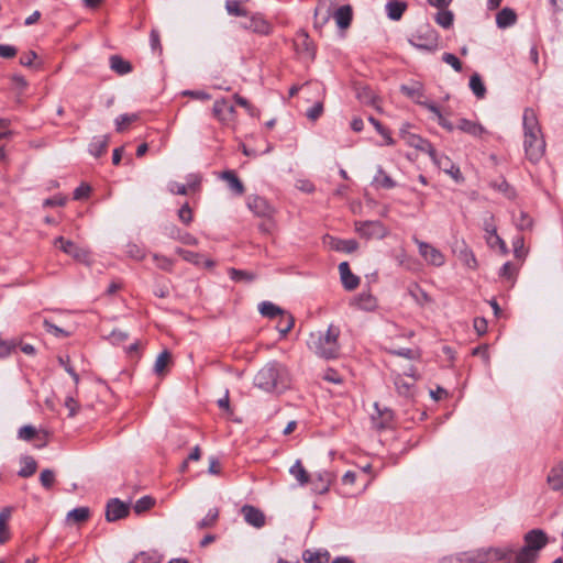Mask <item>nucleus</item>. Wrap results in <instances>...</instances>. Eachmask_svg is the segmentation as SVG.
Listing matches in <instances>:
<instances>
[{"instance_id": "nucleus-1", "label": "nucleus", "mask_w": 563, "mask_h": 563, "mask_svg": "<svg viewBox=\"0 0 563 563\" xmlns=\"http://www.w3.org/2000/svg\"><path fill=\"white\" fill-rule=\"evenodd\" d=\"M523 146L527 158L531 163H538L544 155L545 141L536 112L526 109L523 112Z\"/></svg>"}, {"instance_id": "nucleus-2", "label": "nucleus", "mask_w": 563, "mask_h": 563, "mask_svg": "<svg viewBox=\"0 0 563 563\" xmlns=\"http://www.w3.org/2000/svg\"><path fill=\"white\" fill-rule=\"evenodd\" d=\"M340 329L335 325H330L323 332H312L307 341L308 347L318 356L323 358H335L339 355Z\"/></svg>"}, {"instance_id": "nucleus-3", "label": "nucleus", "mask_w": 563, "mask_h": 563, "mask_svg": "<svg viewBox=\"0 0 563 563\" xmlns=\"http://www.w3.org/2000/svg\"><path fill=\"white\" fill-rule=\"evenodd\" d=\"M254 384L265 391L283 390L287 387L286 368L277 362H269L256 373Z\"/></svg>"}, {"instance_id": "nucleus-4", "label": "nucleus", "mask_w": 563, "mask_h": 563, "mask_svg": "<svg viewBox=\"0 0 563 563\" xmlns=\"http://www.w3.org/2000/svg\"><path fill=\"white\" fill-rule=\"evenodd\" d=\"M258 310L262 316L271 319L282 317V321H285V327L279 325L278 331L283 336H285L294 327L295 321L292 316L285 312L284 310H282V308H279L278 306L271 301H263L262 303H260Z\"/></svg>"}, {"instance_id": "nucleus-5", "label": "nucleus", "mask_w": 563, "mask_h": 563, "mask_svg": "<svg viewBox=\"0 0 563 563\" xmlns=\"http://www.w3.org/2000/svg\"><path fill=\"white\" fill-rule=\"evenodd\" d=\"M415 243L419 249L420 256L430 265L442 266L445 263V256L443 253L434 247L433 245L420 241L416 236L413 238Z\"/></svg>"}, {"instance_id": "nucleus-6", "label": "nucleus", "mask_w": 563, "mask_h": 563, "mask_svg": "<svg viewBox=\"0 0 563 563\" xmlns=\"http://www.w3.org/2000/svg\"><path fill=\"white\" fill-rule=\"evenodd\" d=\"M355 230L366 239H383L387 235V229L380 221L356 222Z\"/></svg>"}, {"instance_id": "nucleus-7", "label": "nucleus", "mask_w": 563, "mask_h": 563, "mask_svg": "<svg viewBox=\"0 0 563 563\" xmlns=\"http://www.w3.org/2000/svg\"><path fill=\"white\" fill-rule=\"evenodd\" d=\"M55 246H59V249L71 256L74 260L82 263L89 262V252L85 249L77 246L73 241L66 240L63 236H58L54 241Z\"/></svg>"}, {"instance_id": "nucleus-8", "label": "nucleus", "mask_w": 563, "mask_h": 563, "mask_svg": "<svg viewBox=\"0 0 563 563\" xmlns=\"http://www.w3.org/2000/svg\"><path fill=\"white\" fill-rule=\"evenodd\" d=\"M334 479L335 476L333 473L329 471H320L316 474H311V479L308 485H310L313 493L323 495L329 492Z\"/></svg>"}, {"instance_id": "nucleus-9", "label": "nucleus", "mask_w": 563, "mask_h": 563, "mask_svg": "<svg viewBox=\"0 0 563 563\" xmlns=\"http://www.w3.org/2000/svg\"><path fill=\"white\" fill-rule=\"evenodd\" d=\"M130 512V504L123 503L118 498H112L106 506V520L113 522L125 518Z\"/></svg>"}, {"instance_id": "nucleus-10", "label": "nucleus", "mask_w": 563, "mask_h": 563, "mask_svg": "<svg viewBox=\"0 0 563 563\" xmlns=\"http://www.w3.org/2000/svg\"><path fill=\"white\" fill-rule=\"evenodd\" d=\"M525 542L526 545L523 548L530 549L538 554V552L547 545L548 537L543 530L533 529L526 533Z\"/></svg>"}, {"instance_id": "nucleus-11", "label": "nucleus", "mask_w": 563, "mask_h": 563, "mask_svg": "<svg viewBox=\"0 0 563 563\" xmlns=\"http://www.w3.org/2000/svg\"><path fill=\"white\" fill-rule=\"evenodd\" d=\"M213 115H216L221 122L228 124L233 120L234 107L230 101L223 98H217L213 102Z\"/></svg>"}, {"instance_id": "nucleus-12", "label": "nucleus", "mask_w": 563, "mask_h": 563, "mask_svg": "<svg viewBox=\"0 0 563 563\" xmlns=\"http://www.w3.org/2000/svg\"><path fill=\"white\" fill-rule=\"evenodd\" d=\"M218 177L233 195L242 196L244 194L245 187L234 170L221 172Z\"/></svg>"}, {"instance_id": "nucleus-13", "label": "nucleus", "mask_w": 563, "mask_h": 563, "mask_svg": "<svg viewBox=\"0 0 563 563\" xmlns=\"http://www.w3.org/2000/svg\"><path fill=\"white\" fill-rule=\"evenodd\" d=\"M547 484L553 492L563 493V459L559 460L549 471Z\"/></svg>"}, {"instance_id": "nucleus-14", "label": "nucleus", "mask_w": 563, "mask_h": 563, "mask_svg": "<svg viewBox=\"0 0 563 563\" xmlns=\"http://www.w3.org/2000/svg\"><path fill=\"white\" fill-rule=\"evenodd\" d=\"M244 520L254 528H262L265 525L263 511L251 505H245L241 509Z\"/></svg>"}, {"instance_id": "nucleus-15", "label": "nucleus", "mask_w": 563, "mask_h": 563, "mask_svg": "<svg viewBox=\"0 0 563 563\" xmlns=\"http://www.w3.org/2000/svg\"><path fill=\"white\" fill-rule=\"evenodd\" d=\"M294 44L298 54L313 58L314 49L308 34L305 31L301 30L297 33Z\"/></svg>"}, {"instance_id": "nucleus-16", "label": "nucleus", "mask_w": 563, "mask_h": 563, "mask_svg": "<svg viewBox=\"0 0 563 563\" xmlns=\"http://www.w3.org/2000/svg\"><path fill=\"white\" fill-rule=\"evenodd\" d=\"M216 402L220 410L221 418L230 421H239L234 407L231 406L228 389L224 390V394L219 399H217Z\"/></svg>"}, {"instance_id": "nucleus-17", "label": "nucleus", "mask_w": 563, "mask_h": 563, "mask_svg": "<svg viewBox=\"0 0 563 563\" xmlns=\"http://www.w3.org/2000/svg\"><path fill=\"white\" fill-rule=\"evenodd\" d=\"M339 272L343 287L346 290H354L358 286L360 278L352 274L347 262H342L339 265Z\"/></svg>"}, {"instance_id": "nucleus-18", "label": "nucleus", "mask_w": 563, "mask_h": 563, "mask_svg": "<svg viewBox=\"0 0 563 563\" xmlns=\"http://www.w3.org/2000/svg\"><path fill=\"white\" fill-rule=\"evenodd\" d=\"M352 305L360 310L374 311L377 308V299L371 292H361L354 297Z\"/></svg>"}, {"instance_id": "nucleus-19", "label": "nucleus", "mask_w": 563, "mask_h": 563, "mask_svg": "<svg viewBox=\"0 0 563 563\" xmlns=\"http://www.w3.org/2000/svg\"><path fill=\"white\" fill-rule=\"evenodd\" d=\"M289 474L297 481L299 486H307L311 474L305 468L300 460H297L289 468Z\"/></svg>"}, {"instance_id": "nucleus-20", "label": "nucleus", "mask_w": 563, "mask_h": 563, "mask_svg": "<svg viewBox=\"0 0 563 563\" xmlns=\"http://www.w3.org/2000/svg\"><path fill=\"white\" fill-rule=\"evenodd\" d=\"M456 129L474 137H479L485 132V129L479 123L464 118L457 120Z\"/></svg>"}, {"instance_id": "nucleus-21", "label": "nucleus", "mask_w": 563, "mask_h": 563, "mask_svg": "<svg viewBox=\"0 0 563 563\" xmlns=\"http://www.w3.org/2000/svg\"><path fill=\"white\" fill-rule=\"evenodd\" d=\"M415 382L416 380H407L406 378L401 377V374H396L394 376V384L396 387V390L399 396H402L405 398H410L413 396L415 393Z\"/></svg>"}, {"instance_id": "nucleus-22", "label": "nucleus", "mask_w": 563, "mask_h": 563, "mask_svg": "<svg viewBox=\"0 0 563 563\" xmlns=\"http://www.w3.org/2000/svg\"><path fill=\"white\" fill-rule=\"evenodd\" d=\"M247 206L258 217H269L272 214L271 206L261 197L249 198Z\"/></svg>"}, {"instance_id": "nucleus-23", "label": "nucleus", "mask_w": 563, "mask_h": 563, "mask_svg": "<svg viewBox=\"0 0 563 563\" xmlns=\"http://www.w3.org/2000/svg\"><path fill=\"white\" fill-rule=\"evenodd\" d=\"M352 8L349 4H346L336 9L333 14V18L338 26L342 30H345L350 26L352 22Z\"/></svg>"}, {"instance_id": "nucleus-24", "label": "nucleus", "mask_w": 563, "mask_h": 563, "mask_svg": "<svg viewBox=\"0 0 563 563\" xmlns=\"http://www.w3.org/2000/svg\"><path fill=\"white\" fill-rule=\"evenodd\" d=\"M110 68L115 74L123 76L132 71V65L120 55H111L109 58Z\"/></svg>"}, {"instance_id": "nucleus-25", "label": "nucleus", "mask_w": 563, "mask_h": 563, "mask_svg": "<svg viewBox=\"0 0 563 563\" xmlns=\"http://www.w3.org/2000/svg\"><path fill=\"white\" fill-rule=\"evenodd\" d=\"M177 253L187 262L194 263L196 265L203 264L206 267L211 266V260L206 255L195 253L184 249H177Z\"/></svg>"}, {"instance_id": "nucleus-26", "label": "nucleus", "mask_w": 563, "mask_h": 563, "mask_svg": "<svg viewBox=\"0 0 563 563\" xmlns=\"http://www.w3.org/2000/svg\"><path fill=\"white\" fill-rule=\"evenodd\" d=\"M356 97L364 104H369L374 107L377 111H380L379 99L377 98V96L374 95V92L369 88H360L356 92Z\"/></svg>"}, {"instance_id": "nucleus-27", "label": "nucleus", "mask_w": 563, "mask_h": 563, "mask_svg": "<svg viewBox=\"0 0 563 563\" xmlns=\"http://www.w3.org/2000/svg\"><path fill=\"white\" fill-rule=\"evenodd\" d=\"M172 362V354L164 350L162 353L158 354L155 364H154V372L158 376H163L167 373L168 366Z\"/></svg>"}, {"instance_id": "nucleus-28", "label": "nucleus", "mask_w": 563, "mask_h": 563, "mask_svg": "<svg viewBox=\"0 0 563 563\" xmlns=\"http://www.w3.org/2000/svg\"><path fill=\"white\" fill-rule=\"evenodd\" d=\"M517 20V15L514 10L504 8L497 13L496 23L498 27L505 29L512 25Z\"/></svg>"}, {"instance_id": "nucleus-29", "label": "nucleus", "mask_w": 563, "mask_h": 563, "mask_svg": "<svg viewBox=\"0 0 563 563\" xmlns=\"http://www.w3.org/2000/svg\"><path fill=\"white\" fill-rule=\"evenodd\" d=\"M330 246L339 252L352 253L357 250L358 243L355 240L331 239Z\"/></svg>"}, {"instance_id": "nucleus-30", "label": "nucleus", "mask_w": 563, "mask_h": 563, "mask_svg": "<svg viewBox=\"0 0 563 563\" xmlns=\"http://www.w3.org/2000/svg\"><path fill=\"white\" fill-rule=\"evenodd\" d=\"M417 48L434 52L439 46V36L434 30H427L424 43H413Z\"/></svg>"}, {"instance_id": "nucleus-31", "label": "nucleus", "mask_w": 563, "mask_h": 563, "mask_svg": "<svg viewBox=\"0 0 563 563\" xmlns=\"http://www.w3.org/2000/svg\"><path fill=\"white\" fill-rule=\"evenodd\" d=\"M90 510L88 507H78L67 514L66 520L73 523H81L89 519Z\"/></svg>"}, {"instance_id": "nucleus-32", "label": "nucleus", "mask_w": 563, "mask_h": 563, "mask_svg": "<svg viewBox=\"0 0 563 563\" xmlns=\"http://www.w3.org/2000/svg\"><path fill=\"white\" fill-rule=\"evenodd\" d=\"M108 143H109V139L108 136H99V137H95L92 140V142L90 143L89 145V152L96 156V157H99L101 156L103 153H106L107 151V147H108Z\"/></svg>"}, {"instance_id": "nucleus-33", "label": "nucleus", "mask_w": 563, "mask_h": 563, "mask_svg": "<svg viewBox=\"0 0 563 563\" xmlns=\"http://www.w3.org/2000/svg\"><path fill=\"white\" fill-rule=\"evenodd\" d=\"M245 29H249L255 33L268 34L271 31L269 24L262 18L254 16L245 24Z\"/></svg>"}, {"instance_id": "nucleus-34", "label": "nucleus", "mask_w": 563, "mask_h": 563, "mask_svg": "<svg viewBox=\"0 0 563 563\" xmlns=\"http://www.w3.org/2000/svg\"><path fill=\"white\" fill-rule=\"evenodd\" d=\"M470 88L478 99H483L486 95V87L477 73L471 76Z\"/></svg>"}, {"instance_id": "nucleus-35", "label": "nucleus", "mask_w": 563, "mask_h": 563, "mask_svg": "<svg viewBox=\"0 0 563 563\" xmlns=\"http://www.w3.org/2000/svg\"><path fill=\"white\" fill-rule=\"evenodd\" d=\"M386 10L388 18L397 21L402 16L404 11L406 10V4L399 1H390L386 4Z\"/></svg>"}, {"instance_id": "nucleus-36", "label": "nucleus", "mask_w": 563, "mask_h": 563, "mask_svg": "<svg viewBox=\"0 0 563 563\" xmlns=\"http://www.w3.org/2000/svg\"><path fill=\"white\" fill-rule=\"evenodd\" d=\"M405 142L420 151H429L431 148V144L428 141L413 133L405 135Z\"/></svg>"}, {"instance_id": "nucleus-37", "label": "nucleus", "mask_w": 563, "mask_h": 563, "mask_svg": "<svg viewBox=\"0 0 563 563\" xmlns=\"http://www.w3.org/2000/svg\"><path fill=\"white\" fill-rule=\"evenodd\" d=\"M10 518V511L4 509L0 512V543L3 544L10 539V532L8 528V520Z\"/></svg>"}, {"instance_id": "nucleus-38", "label": "nucleus", "mask_w": 563, "mask_h": 563, "mask_svg": "<svg viewBox=\"0 0 563 563\" xmlns=\"http://www.w3.org/2000/svg\"><path fill=\"white\" fill-rule=\"evenodd\" d=\"M400 91L409 98L415 99L418 103H421L420 98L422 97V86L415 84L412 86L402 85Z\"/></svg>"}, {"instance_id": "nucleus-39", "label": "nucleus", "mask_w": 563, "mask_h": 563, "mask_svg": "<svg viewBox=\"0 0 563 563\" xmlns=\"http://www.w3.org/2000/svg\"><path fill=\"white\" fill-rule=\"evenodd\" d=\"M36 468H37L36 461L31 456H26V457H24L23 466L21 467V470L19 471L18 474H19V476L26 478V477L32 476L36 472Z\"/></svg>"}, {"instance_id": "nucleus-40", "label": "nucleus", "mask_w": 563, "mask_h": 563, "mask_svg": "<svg viewBox=\"0 0 563 563\" xmlns=\"http://www.w3.org/2000/svg\"><path fill=\"white\" fill-rule=\"evenodd\" d=\"M57 362L71 376V378L75 383V386L77 387L80 378H79V375L77 374V372L75 371V368L73 367V365L70 364L69 356L68 355H66V356L59 355L57 357Z\"/></svg>"}, {"instance_id": "nucleus-41", "label": "nucleus", "mask_w": 563, "mask_h": 563, "mask_svg": "<svg viewBox=\"0 0 563 563\" xmlns=\"http://www.w3.org/2000/svg\"><path fill=\"white\" fill-rule=\"evenodd\" d=\"M139 120V115L136 113L131 114H121L115 119V128L118 132H123L131 123Z\"/></svg>"}, {"instance_id": "nucleus-42", "label": "nucleus", "mask_w": 563, "mask_h": 563, "mask_svg": "<svg viewBox=\"0 0 563 563\" xmlns=\"http://www.w3.org/2000/svg\"><path fill=\"white\" fill-rule=\"evenodd\" d=\"M537 559V553L532 552L530 549L522 548L517 552L515 563H534Z\"/></svg>"}, {"instance_id": "nucleus-43", "label": "nucleus", "mask_w": 563, "mask_h": 563, "mask_svg": "<svg viewBox=\"0 0 563 563\" xmlns=\"http://www.w3.org/2000/svg\"><path fill=\"white\" fill-rule=\"evenodd\" d=\"M154 505H155V499L153 497L144 496V497L140 498L139 500H136L133 508L136 514H142V512L150 510Z\"/></svg>"}, {"instance_id": "nucleus-44", "label": "nucleus", "mask_w": 563, "mask_h": 563, "mask_svg": "<svg viewBox=\"0 0 563 563\" xmlns=\"http://www.w3.org/2000/svg\"><path fill=\"white\" fill-rule=\"evenodd\" d=\"M225 9L230 15H246V10L241 5V1L239 0H228L225 2Z\"/></svg>"}, {"instance_id": "nucleus-45", "label": "nucleus", "mask_w": 563, "mask_h": 563, "mask_svg": "<svg viewBox=\"0 0 563 563\" xmlns=\"http://www.w3.org/2000/svg\"><path fill=\"white\" fill-rule=\"evenodd\" d=\"M435 22L444 29H449L453 24V13L448 10L439 11L435 15Z\"/></svg>"}, {"instance_id": "nucleus-46", "label": "nucleus", "mask_w": 563, "mask_h": 563, "mask_svg": "<svg viewBox=\"0 0 563 563\" xmlns=\"http://www.w3.org/2000/svg\"><path fill=\"white\" fill-rule=\"evenodd\" d=\"M158 556L154 553L141 552L136 554L130 563H158Z\"/></svg>"}, {"instance_id": "nucleus-47", "label": "nucleus", "mask_w": 563, "mask_h": 563, "mask_svg": "<svg viewBox=\"0 0 563 563\" xmlns=\"http://www.w3.org/2000/svg\"><path fill=\"white\" fill-rule=\"evenodd\" d=\"M40 482L46 489H51L55 483V474L52 470H43L40 475Z\"/></svg>"}, {"instance_id": "nucleus-48", "label": "nucleus", "mask_w": 563, "mask_h": 563, "mask_svg": "<svg viewBox=\"0 0 563 563\" xmlns=\"http://www.w3.org/2000/svg\"><path fill=\"white\" fill-rule=\"evenodd\" d=\"M18 344L19 341H4L0 338V357H8L12 353V351L18 346Z\"/></svg>"}, {"instance_id": "nucleus-49", "label": "nucleus", "mask_w": 563, "mask_h": 563, "mask_svg": "<svg viewBox=\"0 0 563 563\" xmlns=\"http://www.w3.org/2000/svg\"><path fill=\"white\" fill-rule=\"evenodd\" d=\"M375 183L387 189L395 187V181L382 169L378 170V174L375 177Z\"/></svg>"}, {"instance_id": "nucleus-50", "label": "nucleus", "mask_w": 563, "mask_h": 563, "mask_svg": "<svg viewBox=\"0 0 563 563\" xmlns=\"http://www.w3.org/2000/svg\"><path fill=\"white\" fill-rule=\"evenodd\" d=\"M126 254L133 260L142 261L145 257V252L136 244L129 243L126 245Z\"/></svg>"}, {"instance_id": "nucleus-51", "label": "nucleus", "mask_w": 563, "mask_h": 563, "mask_svg": "<svg viewBox=\"0 0 563 563\" xmlns=\"http://www.w3.org/2000/svg\"><path fill=\"white\" fill-rule=\"evenodd\" d=\"M306 563H324L327 558L324 554L312 551H305L302 555Z\"/></svg>"}, {"instance_id": "nucleus-52", "label": "nucleus", "mask_w": 563, "mask_h": 563, "mask_svg": "<svg viewBox=\"0 0 563 563\" xmlns=\"http://www.w3.org/2000/svg\"><path fill=\"white\" fill-rule=\"evenodd\" d=\"M516 225L519 230H530L532 228V219L523 211L520 212L519 218L515 219Z\"/></svg>"}, {"instance_id": "nucleus-53", "label": "nucleus", "mask_w": 563, "mask_h": 563, "mask_svg": "<svg viewBox=\"0 0 563 563\" xmlns=\"http://www.w3.org/2000/svg\"><path fill=\"white\" fill-rule=\"evenodd\" d=\"M442 60L444 63H446L448 65H450L455 71H457V73L462 71V68H463L462 63L454 54L444 53L442 55Z\"/></svg>"}, {"instance_id": "nucleus-54", "label": "nucleus", "mask_w": 563, "mask_h": 563, "mask_svg": "<svg viewBox=\"0 0 563 563\" xmlns=\"http://www.w3.org/2000/svg\"><path fill=\"white\" fill-rule=\"evenodd\" d=\"M44 328L47 332L52 333L56 338H66L69 335V333L67 331L55 325L54 323H52L48 320H44Z\"/></svg>"}, {"instance_id": "nucleus-55", "label": "nucleus", "mask_w": 563, "mask_h": 563, "mask_svg": "<svg viewBox=\"0 0 563 563\" xmlns=\"http://www.w3.org/2000/svg\"><path fill=\"white\" fill-rule=\"evenodd\" d=\"M64 406L69 410L68 417H75L79 411V404L73 396H67Z\"/></svg>"}, {"instance_id": "nucleus-56", "label": "nucleus", "mask_w": 563, "mask_h": 563, "mask_svg": "<svg viewBox=\"0 0 563 563\" xmlns=\"http://www.w3.org/2000/svg\"><path fill=\"white\" fill-rule=\"evenodd\" d=\"M19 439L31 441L36 435V429L32 426H24L19 430Z\"/></svg>"}, {"instance_id": "nucleus-57", "label": "nucleus", "mask_w": 563, "mask_h": 563, "mask_svg": "<svg viewBox=\"0 0 563 563\" xmlns=\"http://www.w3.org/2000/svg\"><path fill=\"white\" fill-rule=\"evenodd\" d=\"M178 218L184 224H189L192 219V211L188 203H185L179 210H178Z\"/></svg>"}, {"instance_id": "nucleus-58", "label": "nucleus", "mask_w": 563, "mask_h": 563, "mask_svg": "<svg viewBox=\"0 0 563 563\" xmlns=\"http://www.w3.org/2000/svg\"><path fill=\"white\" fill-rule=\"evenodd\" d=\"M168 190L173 195H187L189 192L186 184H179L177 181H170L168 184Z\"/></svg>"}, {"instance_id": "nucleus-59", "label": "nucleus", "mask_w": 563, "mask_h": 563, "mask_svg": "<svg viewBox=\"0 0 563 563\" xmlns=\"http://www.w3.org/2000/svg\"><path fill=\"white\" fill-rule=\"evenodd\" d=\"M231 277L234 280H245L247 283L252 282L255 278V276L252 273L238 269H231Z\"/></svg>"}, {"instance_id": "nucleus-60", "label": "nucleus", "mask_w": 563, "mask_h": 563, "mask_svg": "<svg viewBox=\"0 0 563 563\" xmlns=\"http://www.w3.org/2000/svg\"><path fill=\"white\" fill-rule=\"evenodd\" d=\"M514 552L512 548H495L490 550V553L497 560H505Z\"/></svg>"}, {"instance_id": "nucleus-61", "label": "nucleus", "mask_w": 563, "mask_h": 563, "mask_svg": "<svg viewBox=\"0 0 563 563\" xmlns=\"http://www.w3.org/2000/svg\"><path fill=\"white\" fill-rule=\"evenodd\" d=\"M323 112L322 102H317L312 108L307 111V117L311 121H316Z\"/></svg>"}, {"instance_id": "nucleus-62", "label": "nucleus", "mask_w": 563, "mask_h": 563, "mask_svg": "<svg viewBox=\"0 0 563 563\" xmlns=\"http://www.w3.org/2000/svg\"><path fill=\"white\" fill-rule=\"evenodd\" d=\"M515 274H516V268L510 262H507L503 265V267L500 269L501 277L507 278V279H512Z\"/></svg>"}, {"instance_id": "nucleus-63", "label": "nucleus", "mask_w": 563, "mask_h": 563, "mask_svg": "<svg viewBox=\"0 0 563 563\" xmlns=\"http://www.w3.org/2000/svg\"><path fill=\"white\" fill-rule=\"evenodd\" d=\"M129 338V334L125 331L122 330H113L110 334V339L112 343L120 344L124 341H126Z\"/></svg>"}, {"instance_id": "nucleus-64", "label": "nucleus", "mask_w": 563, "mask_h": 563, "mask_svg": "<svg viewBox=\"0 0 563 563\" xmlns=\"http://www.w3.org/2000/svg\"><path fill=\"white\" fill-rule=\"evenodd\" d=\"M37 58V55L34 51H30L25 54H23L20 57V64L25 67H30L33 65L34 60Z\"/></svg>"}]
</instances>
